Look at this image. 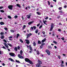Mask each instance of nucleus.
<instances>
[{
    "mask_svg": "<svg viewBox=\"0 0 67 67\" xmlns=\"http://www.w3.org/2000/svg\"><path fill=\"white\" fill-rule=\"evenodd\" d=\"M62 9V7H60L59 8V9L60 10H61V9Z\"/></svg>",
    "mask_w": 67,
    "mask_h": 67,
    "instance_id": "nucleus-52",
    "label": "nucleus"
},
{
    "mask_svg": "<svg viewBox=\"0 0 67 67\" xmlns=\"http://www.w3.org/2000/svg\"><path fill=\"white\" fill-rule=\"evenodd\" d=\"M9 55L10 56H14V55H15V54L14 53L10 52L9 53Z\"/></svg>",
    "mask_w": 67,
    "mask_h": 67,
    "instance_id": "nucleus-4",
    "label": "nucleus"
},
{
    "mask_svg": "<svg viewBox=\"0 0 67 67\" xmlns=\"http://www.w3.org/2000/svg\"><path fill=\"white\" fill-rule=\"evenodd\" d=\"M40 25V23H39L38 25H37V26H38Z\"/></svg>",
    "mask_w": 67,
    "mask_h": 67,
    "instance_id": "nucleus-63",
    "label": "nucleus"
},
{
    "mask_svg": "<svg viewBox=\"0 0 67 67\" xmlns=\"http://www.w3.org/2000/svg\"><path fill=\"white\" fill-rule=\"evenodd\" d=\"M38 30L37 29L36 30H35V32L37 34V33H38Z\"/></svg>",
    "mask_w": 67,
    "mask_h": 67,
    "instance_id": "nucleus-27",
    "label": "nucleus"
},
{
    "mask_svg": "<svg viewBox=\"0 0 67 67\" xmlns=\"http://www.w3.org/2000/svg\"><path fill=\"white\" fill-rule=\"evenodd\" d=\"M3 8V6L0 7V9H1Z\"/></svg>",
    "mask_w": 67,
    "mask_h": 67,
    "instance_id": "nucleus-46",
    "label": "nucleus"
},
{
    "mask_svg": "<svg viewBox=\"0 0 67 67\" xmlns=\"http://www.w3.org/2000/svg\"><path fill=\"white\" fill-rule=\"evenodd\" d=\"M42 27V25H41L39 27V29H41V27Z\"/></svg>",
    "mask_w": 67,
    "mask_h": 67,
    "instance_id": "nucleus-45",
    "label": "nucleus"
},
{
    "mask_svg": "<svg viewBox=\"0 0 67 67\" xmlns=\"http://www.w3.org/2000/svg\"><path fill=\"white\" fill-rule=\"evenodd\" d=\"M36 53L38 55L40 54V52H39V51H37Z\"/></svg>",
    "mask_w": 67,
    "mask_h": 67,
    "instance_id": "nucleus-35",
    "label": "nucleus"
},
{
    "mask_svg": "<svg viewBox=\"0 0 67 67\" xmlns=\"http://www.w3.org/2000/svg\"><path fill=\"white\" fill-rule=\"evenodd\" d=\"M0 34L1 35H4V33H3V32H1Z\"/></svg>",
    "mask_w": 67,
    "mask_h": 67,
    "instance_id": "nucleus-32",
    "label": "nucleus"
},
{
    "mask_svg": "<svg viewBox=\"0 0 67 67\" xmlns=\"http://www.w3.org/2000/svg\"><path fill=\"white\" fill-rule=\"evenodd\" d=\"M2 36L1 37V39H3V38H4V36L3 35H2Z\"/></svg>",
    "mask_w": 67,
    "mask_h": 67,
    "instance_id": "nucleus-25",
    "label": "nucleus"
},
{
    "mask_svg": "<svg viewBox=\"0 0 67 67\" xmlns=\"http://www.w3.org/2000/svg\"><path fill=\"white\" fill-rule=\"evenodd\" d=\"M54 28V24L52 23L51 25V28L50 29V31H52Z\"/></svg>",
    "mask_w": 67,
    "mask_h": 67,
    "instance_id": "nucleus-1",
    "label": "nucleus"
},
{
    "mask_svg": "<svg viewBox=\"0 0 67 67\" xmlns=\"http://www.w3.org/2000/svg\"><path fill=\"white\" fill-rule=\"evenodd\" d=\"M15 61H16V63H19V64H20V63H21L20 62L19 60H16Z\"/></svg>",
    "mask_w": 67,
    "mask_h": 67,
    "instance_id": "nucleus-24",
    "label": "nucleus"
},
{
    "mask_svg": "<svg viewBox=\"0 0 67 67\" xmlns=\"http://www.w3.org/2000/svg\"><path fill=\"white\" fill-rule=\"evenodd\" d=\"M48 48L49 49H52V47L51 46H49L48 47Z\"/></svg>",
    "mask_w": 67,
    "mask_h": 67,
    "instance_id": "nucleus-31",
    "label": "nucleus"
},
{
    "mask_svg": "<svg viewBox=\"0 0 67 67\" xmlns=\"http://www.w3.org/2000/svg\"><path fill=\"white\" fill-rule=\"evenodd\" d=\"M3 44L6 48H9L8 45L5 43H4Z\"/></svg>",
    "mask_w": 67,
    "mask_h": 67,
    "instance_id": "nucleus-7",
    "label": "nucleus"
},
{
    "mask_svg": "<svg viewBox=\"0 0 67 67\" xmlns=\"http://www.w3.org/2000/svg\"><path fill=\"white\" fill-rule=\"evenodd\" d=\"M25 41H26V43L27 44H30V41H29V40L26 39L25 40Z\"/></svg>",
    "mask_w": 67,
    "mask_h": 67,
    "instance_id": "nucleus-8",
    "label": "nucleus"
},
{
    "mask_svg": "<svg viewBox=\"0 0 67 67\" xmlns=\"http://www.w3.org/2000/svg\"><path fill=\"white\" fill-rule=\"evenodd\" d=\"M60 66H61L62 67H65V65L63 64H62Z\"/></svg>",
    "mask_w": 67,
    "mask_h": 67,
    "instance_id": "nucleus-33",
    "label": "nucleus"
},
{
    "mask_svg": "<svg viewBox=\"0 0 67 67\" xmlns=\"http://www.w3.org/2000/svg\"><path fill=\"white\" fill-rule=\"evenodd\" d=\"M36 66L37 67H41V64L38 63L36 64Z\"/></svg>",
    "mask_w": 67,
    "mask_h": 67,
    "instance_id": "nucleus-12",
    "label": "nucleus"
},
{
    "mask_svg": "<svg viewBox=\"0 0 67 67\" xmlns=\"http://www.w3.org/2000/svg\"><path fill=\"white\" fill-rule=\"evenodd\" d=\"M17 48L19 50H20V46H18L17 47Z\"/></svg>",
    "mask_w": 67,
    "mask_h": 67,
    "instance_id": "nucleus-44",
    "label": "nucleus"
},
{
    "mask_svg": "<svg viewBox=\"0 0 67 67\" xmlns=\"http://www.w3.org/2000/svg\"><path fill=\"white\" fill-rule=\"evenodd\" d=\"M34 22V21L30 22L28 23V24H29V25H31V24L32 23H33Z\"/></svg>",
    "mask_w": 67,
    "mask_h": 67,
    "instance_id": "nucleus-19",
    "label": "nucleus"
},
{
    "mask_svg": "<svg viewBox=\"0 0 67 67\" xmlns=\"http://www.w3.org/2000/svg\"><path fill=\"white\" fill-rule=\"evenodd\" d=\"M10 32L12 33H14V31L13 30H10Z\"/></svg>",
    "mask_w": 67,
    "mask_h": 67,
    "instance_id": "nucleus-36",
    "label": "nucleus"
},
{
    "mask_svg": "<svg viewBox=\"0 0 67 67\" xmlns=\"http://www.w3.org/2000/svg\"><path fill=\"white\" fill-rule=\"evenodd\" d=\"M25 62H29V61L30 60V59L27 58H25Z\"/></svg>",
    "mask_w": 67,
    "mask_h": 67,
    "instance_id": "nucleus-5",
    "label": "nucleus"
},
{
    "mask_svg": "<svg viewBox=\"0 0 67 67\" xmlns=\"http://www.w3.org/2000/svg\"><path fill=\"white\" fill-rule=\"evenodd\" d=\"M58 58H59V59H60V55H58Z\"/></svg>",
    "mask_w": 67,
    "mask_h": 67,
    "instance_id": "nucleus-48",
    "label": "nucleus"
},
{
    "mask_svg": "<svg viewBox=\"0 0 67 67\" xmlns=\"http://www.w3.org/2000/svg\"><path fill=\"white\" fill-rule=\"evenodd\" d=\"M58 31H59V32H60V31H61V30L60 29H58Z\"/></svg>",
    "mask_w": 67,
    "mask_h": 67,
    "instance_id": "nucleus-58",
    "label": "nucleus"
},
{
    "mask_svg": "<svg viewBox=\"0 0 67 67\" xmlns=\"http://www.w3.org/2000/svg\"><path fill=\"white\" fill-rule=\"evenodd\" d=\"M2 48L4 49H7V48H6L4 46Z\"/></svg>",
    "mask_w": 67,
    "mask_h": 67,
    "instance_id": "nucleus-42",
    "label": "nucleus"
},
{
    "mask_svg": "<svg viewBox=\"0 0 67 67\" xmlns=\"http://www.w3.org/2000/svg\"><path fill=\"white\" fill-rule=\"evenodd\" d=\"M8 59L9 60H10V61H11V62H14V60L13 59L11 58H9Z\"/></svg>",
    "mask_w": 67,
    "mask_h": 67,
    "instance_id": "nucleus-15",
    "label": "nucleus"
},
{
    "mask_svg": "<svg viewBox=\"0 0 67 67\" xmlns=\"http://www.w3.org/2000/svg\"><path fill=\"white\" fill-rule=\"evenodd\" d=\"M26 27V25H24L23 26V29H24V28H25V27Z\"/></svg>",
    "mask_w": 67,
    "mask_h": 67,
    "instance_id": "nucleus-53",
    "label": "nucleus"
},
{
    "mask_svg": "<svg viewBox=\"0 0 67 67\" xmlns=\"http://www.w3.org/2000/svg\"><path fill=\"white\" fill-rule=\"evenodd\" d=\"M0 12H2V13H3L4 12V11L3 10H0Z\"/></svg>",
    "mask_w": 67,
    "mask_h": 67,
    "instance_id": "nucleus-30",
    "label": "nucleus"
},
{
    "mask_svg": "<svg viewBox=\"0 0 67 67\" xmlns=\"http://www.w3.org/2000/svg\"><path fill=\"white\" fill-rule=\"evenodd\" d=\"M19 36H20V34H16V38H18V37H19Z\"/></svg>",
    "mask_w": 67,
    "mask_h": 67,
    "instance_id": "nucleus-21",
    "label": "nucleus"
},
{
    "mask_svg": "<svg viewBox=\"0 0 67 67\" xmlns=\"http://www.w3.org/2000/svg\"><path fill=\"white\" fill-rule=\"evenodd\" d=\"M30 15H27V18L28 19H29V18H31V15H32V14L31 13H30Z\"/></svg>",
    "mask_w": 67,
    "mask_h": 67,
    "instance_id": "nucleus-9",
    "label": "nucleus"
},
{
    "mask_svg": "<svg viewBox=\"0 0 67 67\" xmlns=\"http://www.w3.org/2000/svg\"><path fill=\"white\" fill-rule=\"evenodd\" d=\"M4 41L5 42V43H7V41L5 39L4 40Z\"/></svg>",
    "mask_w": 67,
    "mask_h": 67,
    "instance_id": "nucleus-51",
    "label": "nucleus"
},
{
    "mask_svg": "<svg viewBox=\"0 0 67 67\" xmlns=\"http://www.w3.org/2000/svg\"><path fill=\"white\" fill-rule=\"evenodd\" d=\"M61 39L63 40V41L64 40V37H63V38H61Z\"/></svg>",
    "mask_w": 67,
    "mask_h": 67,
    "instance_id": "nucleus-60",
    "label": "nucleus"
},
{
    "mask_svg": "<svg viewBox=\"0 0 67 67\" xmlns=\"http://www.w3.org/2000/svg\"><path fill=\"white\" fill-rule=\"evenodd\" d=\"M33 27L34 28V30H35V29H36V27L35 26H33Z\"/></svg>",
    "mask_w": 67,
    "mask_h": 67,
    "instance_id": "nucleus-39",
    "label": "nucleus"
},
{
    "mask_svg": "<svg viewBox=\"0 0 67 67\" xmlns=\"http://www.w3.org/2000/svg\"><path fill=\"white\" fill-rule=\"evenodd\" d=\"M14 49L15 50L16 52H17V51H18V48H17V47H15L14 48Z\"/></svg>",
    "mask_w": 67,
    "mask_h": 67,
    "instance_id": "nucleus-23",
    "label": "nucleus"
},
{
    "mask_svg": "<svg viewBox=\"0 0 67 67\" xmlns=\"http://www.w3.org/2000/svg\"><path fill=\"white\" fill-rule=\"evenodd\" d=\"M16 6H17V7H18L19 8H21V6H20V5L19 4H16Z\"/></svg>",
    "mask_w": 67,
    "mask_h": 67,
    "instance_id": "nucleus-17",
    "label": "nucleus"
},
{
    "mask_svg": "<svg viewBox=\"0 0 67 67\" xmlns=\"http://www.w3.org/2000/svg\"><path fill=\"white\" fill-rule=\"evenodd\" d=\"M37 13L38 15H41V13L39 12H37Z\"/></svg>",
    "mask_w": 67,
    "mask_h": 67,
    "instance_id": "nucleus-37",
    "label": "nucleus"
},
{
    "mask_svg": "<svg viewBox=\"0 0 67 67\" xmlns=\"http://www.w3.org/2000/svg\"><path fill=\"white\" fill-rule=\"evenodd\" d=\"M33 46H36V43L35 42H34V43H33Z\"/></svg>",
    "mask_w": 67,
    "mask_h": 67,
    "instance_id": "nucleus-20",
    "label": "nucleus"
},
{
    "mask_svg": "<svg viewBox=\"0 0 67 67\" xmlns=\"http://www.w3.org/2000/svg\"><path fill=\"white\" fill-rule=\"evenodd\" d=\"M43 22L44 24H46V25H47V24L46 23V22H47V21L46 20H45L44 21V20H43Z\"/></svg>",
    "mask_w": 67,
    "mask_h": 67,
    "instance_id": "nucleus-18",
    "label": "nucleus"
},
{
    "mask_svg": "<svg viewBox=\"0 0 67 67\" xmlns=\"http://www.w3.org/2000/svg\"><path fill=\"white\" fill-rule=\"evenodd\" d=\"M2 65L3 66H5V64H4V63H3L2 64Z\"/></svg>",
    "mask_w": 67,
    "mask_h": 67,
    "instance_id": "nucleus-64",
    "label": "nucleus"
},
{
    "mask_svg": "<svg viewBox=\"0 0 67 67\" xmlns=\"http://www.w3.org/2000/svg\"><path fill=\"white\" fill-rule=\"evenodd\" d=\"M46 38H44V39L42 40L41 41L42 43H44V42L46 41Z\"/></svg>",
    "mask_w": 67,
    "mask_h": 67,
    "instance_id": "nucleus-14",
    "label": "nucleus"
},
{
    "mask_svg": "<svg viewBox=\"0 0 67 67\" xmlns=\"http://www.w3.org/2000/svg\"><path fill=\"white\" fill-rule=\"evenodd\" d=\"M31 29L32 30H33V27H31Z\"/></svg>",
    "mask_w": 67,
    "mask_h": 67,
    "instance_id": "nucleus-61",
    "label": "nucleus"
},
{
    "mask_svg": "<svg viewBox=\"0 0 67 67\" xmlns=\"http://www.w3.org/2000/svg\"><path fill=\"white\" fill-rule=\"evenodd\" d=\"M4 29L5 30V31H7V30H8V28H7L5 27L4 28Z\"/></svg>",
    "mask_w": 67,
    "mask_h": 67,
    "instance_id": "nucleus-49",
    "label": "nucleus"
},
{
    "mask_svg": "<svg viewBox=\"0 0 67 67\" xmlns=\"http://www.w3.org/2000/svg\"><path fill=\"white\" fill-rule=\"evenodd\" d=\"M30 49L31 51H33V49H32V48L31 47L30 48Z\"/></svg>",
    "mask_w": 67,
    "mask_h": 67,
    "instance_id": "nucleus-59",
    "label": "nucleus"
},
{
    "mask_svg": "<svg viewBox=\"0 0 67 67\" xmlns=\"http://www.w3.org/2000/svg\"><path fill=\"white\" fill-rule=\"evenodd\" d=\"M0 24L1 25H4L5 24H4V23L3 22H2V21H1L0 23Z\"/></svg>",
    "mask_w": 67,
    "mask_h": 67,
    "instance_id": "nucleus-16",
    "label": "nucleus"
},
{
    "mask_svg": "<svg viewBox=\"0 0 67 67\" xmlns=\"http://www.w3.org/2000/svg\"><path fill=\"white\" fill-rule=\"evenodd\" d=\"M54 48H55V49H57V47H56V46H54Z\"/></svg>",
    "mask_w": 67,
    "mask_h": 67,
    "instance_id": "nucleus-55",
    "label": "nucleus"
},
{
    "mask_svg": "<svg viewBox=\"0 0 67 67\" xmlns=\"http://www.w3.org/2000/svg\"><path fill=\"white\" fill-rule=\"evenodd\" d=\"M47 2L48 4V5H50V2H49V1H48Z\"/></svg>",
    "mask_w": 67,
    "mask_h": 67,
    "instance_id": "nucleus-43",
    "label": "nucleus"
},
{
    "mask_svg": "<svg viewBox=\"0 0 67 67\" xmlns=\"http://www.w3.org/2000/svg\"><path fill=\"white\" fill-rule=\"evenodd\" d=\"M7 44L10 47H12V44H10L7 43Z\"/></svg>",
    "mask_w": 67,
    "mask_h": 67,
    "instance_id": "nucleus-26",
    "label": "nucleus"
},
{
    "mask_svg": "<svg viewBox=\"0 0 67 67\" xmlns=\"http://www.w3.org/2000/svg\"><path fill=\"white\" fill-rule=\"evenodd\" d=\"M40 48L41 49L42 48H43V46L41 45V46L40 47Z\"/></svg>",
    "mask_w": 67,
    "mask_h": 67,
    "instance_id": "nucleus-50",
    "label": "nucleus"
},
{
    "mask_svg": "<svg viewBox=\"0 0 67 67\" xmlns=\"http://www.w3.org/2000/svg\"><path fill=\"white\" fill-rule=\"evenodd\" d=\"M46 53H47V54L48 55H50L51 54V53H50V52H49V51L48 50H46Z\"/></svg>",
    "mask_w": 67,
    "mask_h": 67,
    "instance_id": "nucleus-3",
    "label": "nucleus"
},
{
    "mask_svg": "<svg viewBox=\"0 0 67 67\" xmlns=\"http://www.w3.org/2000/svg\"><path fill=\"white\" fill-rule=\"evenodd\" d=\"M45 43H42L41 44V45L43 46V45H44Z\"/></svg>",
    "mask_w": 67,
    "mask_h": 67,
    "instance_id": "nucleus-54",
    "label": "nucleus"
},
{
    "mask_svg": "<svg viewBox=\"0 0 67 67\" xmlns=\"http://www.w3.org/2000/svg\"><path fill=\"white\" fill-rule=\"evenodd\" d=\"M48 19V17H47L45 18V20H47V19Z\"/></svg>",
    "mask_w": 67,
    "mask_h": 67,
    "instance_id": "nucleus-56",
    "label": "nucleus"
},
{
    "mask_svg": "<svg viewBox=\"0 0 67 67\" xmlns=\"http://www.w3.org/2000/svg\"><path fill=\"white\" fill-rule=\"evenodd\" d=\"M26 36H27V37H26V38L27 39L29 37H30V35L29 34H26Z\"/></svg>",
    "mask_w": 67,
    "mask_h": 67,
    "instance_id": "nucleus-11",
    "label": "nucleus"
},
{
    "mask_svg": "<svg viewBox=\"0 0 67 67\" xmlns=\"http://www.w3.org/2000/svg\"><path fill=\"white\" fill-rule=\"evenodd\" d=\"M7 49L8 50V51H9V52L10 51V49L9 48H7Z\"/></svg>",
    "mask_w": 67,
    "mask_h": 67,
    "instance_id": "nucleus-62",
    "label": "nucleus"
},
{
    "mask_svg": "<svg viewBox=\"0 0 67 67\" xmlns=\"http://www.w3.org/2000/svg\"><path fill=\"white\" fill-rule=\"evenodd\" d=\"M19 41H20V42L22 43H23V41H22V39H19Z\"/></svg>",
    "mask_w": 67,
    "mask_h": 67,
    "instance_id": "nucleus-29",
    "label": "nucleus"
},
{
    "mask_svg": "<svg viewBox=\"0 0 67 67\" xmlns=\"http://www.w3.org/2000/svg\"><path fill=\"white\" fill-rule=\"evenodd\" d=\"M29 63L30 64H31V65H33L34 64V63H33L32 62L31 60H30L29 61Z\"/></svg>",
    "mask_w": 67,
    "mask_h": 67,
    "instance_id": "nucleus-13",
    "label": "nucleus"
},
{
    "mask_svg": "<svg viewBox=\"0 0 67 67\" xmlns=\"http://www.w3.org/2000/svg\"><path fill=\"white\" fill-rule=\"evenodd\" d=\"M8 18H9V19H12V17H11L10 16H8Z\"/></svg>",
    "mask_w": 67,
    "mask_h": 67,
    "instance_id": "nucleus-34",
    "label": "nucleus"
},
{
    "mask_svg": "<svg viewBox=\"0 0 67 67\" xmlns=\"http://www.w3.org/2000/svg\"><path fill=\"white\" fill-rule=\"evenodd\" d=\"M12 38V36H10L9 37V38Z\"/></svg>",
    "mask_w": 67,
    "mask_h": 67,
    "instance_id": "nucleus-57",
    "label": "nucleus"
},
{
    "mask_svg": "<svg viewBox=\"0 0 67 67\" xmlns=\"http://www.w3.org/2000/svg\"><path fill=\"white\" fill-rule=\"evenodd\" d=\"M53 42L55 44H56L57 43V42H56L55 41H54Z\"/></svg>",
    "mask_w": 67,
    "mask_h": 67,
    "instance_id": "nucleus-38",
    "label": "nucleus"
},
{
    "mask_svg": "<svg viewBox=\"0 0 67 67\" xmlns=\"http://www.w3.org/2000/svg\"><path fill=\"white\" fill-rule=\"evenodd\" d=\"M38 44H42V42H41L40 41L38 40Z\"/></svg>",
    "mask_w": 67,
    "mask_h": 67,
    "instance_id": "nucleus-22",
    "label": "nucleus"
},
{
    "mask_svg": "<svg viewBox=\"0 0 67 67\" xmlns=\"http://www.w3.org/2000/svg\"><path fill=\"white\" fill-rule=\"evenodd\" d=\"M14 18L15 19H16L17 18H18V16H17V15H15L14 16Z\"/></svg>",
    "mask_w": 67,
    "mask_h": 67,
    "instance_id": "nucleus-41",
    "label": "nucleus"
},
{
    "mask_svg": "<svg viewBox=\"0 0 67 67\" xmlns=\"http://www.w3.org/2000/svg\"><path fill=\"white\" fill-rule=\"evenodd\" d=\"M23 53V51H22V50H21L20 51V55H22Z\"/></svg>",
    "mask_w": 67,
    "mask_h": 67,
    "instance_id": "nucleus-28",
    "label": "nucleus"
},
{
    "mask_svg": "<svg viewBox=\"0 0 67 67\" xmlns=\"http://www.w3.org/2000/svg\"><path fill=\"white\" fill-rule=\"evenodd\" d=\"M38 64L40 65H41V64H42V61L40 60H38Z\"/></svg>",
    "mask_w": 67,
    "mask_h": 67,
    "instance_id": "nucleus-10",
    "label": "nucleus"
},
{
    "mask_svg": "<svg viewBox=\"0 0 67 67\" xmlns=\"http://www.w3.org/2000/svg\"><path fill=\"white\" fill-rule=\"evenodd\" d=\"M42 33L44 35L45 34V32L44 31H42Z\"/></svg>",
    "mask_w": 67,
    "mask_h": 67,
    "instance_id": "nucleus-40",
    "label": "nucleus"
},
{
    "mask_svg": "<svg viewBox=\"0 0 67 67\" xmlns=\"http://www.w3.org/2000/svg\"><path fill=\"white\" fill-rule=\"evenodd\" d=\"M18 57H19V58H24V57H23L21 56V55H20V54H18Z\"/></svg>",
    "mask_w": 67,
    "mask_h": 67,
    "instance_id": "nucleus-6",
    "label": "nucleus"
},
{
    "mask_svg": "<svg viewBox=\"0 0 67 67\" xmlns=\"http://www.w3.org/2000/svg\"><path fill=\"white\" fill-rule=\"evenodd\" d=\"M59 12H60V13H63V10H61L60 11H59Z\"/></svg>",
    "mask_w": 67,
    "mask_h": 67,
    "instance_id": "nucleus-47",
    "label": "nucleus"
},
{
    "mask_svg": "<svg viewBox=\"0 0 67 67\" xmlns=\"http://www.w3.org/2000/svg\"><path fill=\"white\" fill-rule=\"evenodd\" d=\"M13 8V5H9L8 7V8L10 10H12V8Z\"/></svg>",
    "mask_w": 67,
    "mask_h": 67,
    "instance_id": "nucleus-2",
    "label": "nucleus"
}]
</instances>
